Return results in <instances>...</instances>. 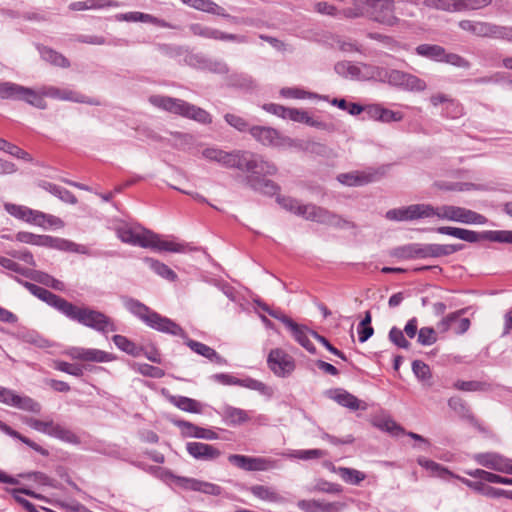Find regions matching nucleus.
<instances>
[{"label":"nucleus","instance_id":"f257e3e1","mask_svg":"<svg viewBox=\"0 0 512 512\" xmlns=\"http://www.w3.org/2000/svg\"><path fill=\"white\" fill-rule=\"evenodd\" d=\"M201 155L207 161L216 162L224 168L245 173L244 184L256 192L273 196L280 189L274 181L267 178L277 173V166L258 153L240 149L225 151L210 146L204 148Z\"/></svg>","mask_w":512,"mask_h":512},{"label":"nucleus","instance_id":"f03ea898","mask_svg":"<svg viewBox=\"0 0 512 512\" xmlns=\"http://www.w3.org/2000/svg\"><path fill=\"white\" fill-rule=\"evenodd\" d=\"M116 233L122 242L133 246L178 253H183L187 250V245L163 240L160 235L142 226L124 224L117 227Z\"/></svg>","mask_w":512,"mask_h":512},{"label":"nucleus","instance_id":"7ed1b4c3","mask_svg":"<svg viewBox=\"0 0 512 512\" xmlns=\"http://www.w3.org/2000/svg\"><path fill=\"white\" fill-rule=\"evenodd\" d=\"M125 308L141 319L147 326L159 332L187 338L186 332L176 322L151 310L148 306L133 298H124Z\"/></svg>","mask_w":512,"mask_h":512},{"label":"nucleus","instance_id":"20e7f679","mask_svg":"<svg viewBox=\"0 0 512 512\" xmlns=\"http://www.w3.org/2000/svg\"><path fill=\"white\" fill-rule=\"evenodd\" d=\"M67 318L101 334L117 331L114 320L105 313L85 305L68 302L63 313Z\"/></svg>","mask_w":512,"mask_h":512},{"label":"nucleus","instance_id":"39448f33","mask_svg":"<svg viewBox=\"0 0 512 512\" xmlns=\"http://www.w3.org/2000/svg\"><path fill=\"white\" fill-rule=\"evenodd\" d=\"M149 102L159 109L192 119L201 124H210L212 122V117L206 110L182 99L163 95H152L149 97Z\"/></svg>","mask_w":512,"mask_h":512},{"label":"nucleus","instance_id":"423d86ee","mask_svg":"<svg viewBox=\"0 0 512 512\" xmlns=\"http://www.w3.org/2000/svg\"><path fill=\"white\" fill-rule=\"evenodd\" d=\"M436 231L439 234L452 236L468 243L488 240L491 242L512 244V230H488L476 232L459 227L440 226Z\"/></svg>","mask_w":512,"mask_h":512},{"label":"nucleus","instance_id":"0eeeda50","mask_svg":"<svg viewBox=\"0 0 512 512\" xmlns=\"http://www.w3.org/2000/svg\"><path fill=\"white\" fill-rule=\"evenodd\" d=\"M4 209L11 216L31 225L42 227L44 229L49 227L62 228L64 226V222L60 218L51 214H46L44 212L31 209L24 205L5 203Z\"/></svg>","mask_w":512,"mask_h":512},{"label":"nucleus","instance_id":"6e6552de","mask_svg":"<svg viewBox=\"0 0 512 512\" xmlns=\"http://www.w3.org/2000/svg\"><path fill=\"white\" fill-rule=\"evenodd\" d=\"M464 244L412 243L402 248L408 258H439L464 249Z\"/></svg>","mask_w":512,"mask_h":512},{"label":"nucleus","instance_id":"1a4fd4ad","mask_svg":"<svg viewBox=\"0 0 512 512\" xmlns=\"http://www.w3.org/2000/svg\"><path fill=\"white\" fill-rule=\"evenodd\" d=\"M15 239L21 243L31 244L40 247H48L62 251L83 253L84 247L66 239L49 235H37L27 231H20Z\"/></svg>","mask_w":512,"mask_h":512},{"label":"nucleus","instance_id":"9d476101","mask_svg":"<svg viewBox=\"0 0 512 512\" xmlns=\"http://www.w3.org/2000/svg\"><path fill=\"white\" fill-rule=\"evenodd\" d=\"M437 214L438 206L417 203L390 209L386 212L385 217L390 221L408 222L437 217Z\"/></svg>","mask_w":512,"mask_h":512},{"label":"nucleus","instance_id":"9b49d317","mask_svg":"<svg viewBox=\"0 0 512 512\" xmlns=\"http://www.w3.org/2000/svg\"><path fill=\"white\" fill-rule=\"evenodd\" d=\"M23 422L30 428L48 436L57 438L63 442L80 444V439L74 432L58 423H55L53 420L43 421L32 417H25Z\"/></svg>","mask_w":512,"mask_h":512},{"label":"nucleus","instance_id":"f8f14e48","mask_svg":"<svg viewBox=\"0 0 512 512\" xmlns=\"http://www.w3.org/2000/svg\"><path fill=\"white\" fill-rule=\"evenodd\" d=\"M437 218L467 225H484L488 222L484 215L455 205L438 206Z\"/></svg>","mask_w":512,"mask_h":512},{"label":"nucleus","instance_id":"ddd939ff","mask_svg":"<svg viewBox=\"0 0 512 512\" xmlns=\"http://www.w3.org/2000/svg\"><path fill=\"white\" fill-rule=\"evenodd\" d=\"M366 6L369 17L382 25L394 26L399 19L395 15L394 0H355Z\"/></svg>","mask_w":512,"mask_h":512},{"label":"nucleus","instance_id":"4468645a","mask_svg":"<svg viewBox=\"0 0 512 512\" xmlns=\"http://www.w3.org/2000/svg\"><path fill=\"white\" fill-rule=\"evenodd\" d=\"M303 218L338 229H350L355 227L354 223L315 204L305 205Z\"/></svg>","mask_w":512,"mask_h":512},{"label":"nucleus","instance_id":"2eb2a0df","mask_svg":"<svg viewBox=\"0 0 512 512\" xmlns=\"http://www.w3.org/2000/svg\"><path fill=\"white\" fill-rule=\"evenodd\" d=\"M250 135L260 144L267 147H292L294 140L282 135L278 130L268 126H252Z\"/></svg>","mask_w":512,"mask_h":512},{"label":"nucleus","instance_id":"dca6fc26","mask_svg":"<svg viewBox=\"0 0 512 512\" xmlns=\"http://www.w3.org/2000/svg\"><path fill=\"white\" fill-rule=\"evenodd\" d=\"M0 403L34 414H39L42 410L41 404L30 396L17 394L14 390L2 386Z\"/></svg>","mask_w":512,"mask_h":512},{"label":"nucleus","instance_id":"f3484780","mask_svg":"<svg viewBox=\"0 0 512 512\" xmlns=\"http://www.w3.org/2000/svg\"><path fill=\"white\" fill-rule=\"evenodd\" d=\"M385 174L384 168H368L362 171H351L337 176L338 181L347 186H364L380 180Z\"/></svg>","mask_w":512,"mask_h":512},{"label":"nucleus","instance_id":"a211bd4d","mask_svg":"<svg viewBox=\"0 0 512 512\" xmlns=\"http://www.w3.org/2000/svg\"><path fill=\"white\" fill-rule=\"evenodd\" d=\"M42 94L46 97L70 101L75 103H85L89 105L99 106L101 105V101L97 98H90L78 91H74L71 89H60L55 86H43Z\"/></svg>","mask_w":512,"mask_h":512},{"label":"nucleus","instance_id":"6ab92c4d","mask_svg":"<svg viewBox=\"0 0 512 512\" xmlns=\"http://www.w3.org/2000/svg\"><path fill=\"white\" fill-rule=\"evenodd\" d=\"M267 363L273 373L279 377H286L295 369L293 357L279 348L270 351Z\"/></svg>","mask_w":512,"mask_h":512},{"label":"nucleus","instance_id":"aec40b11","mask_svg":"<svg viewBox=\"0 0 512 512\" xmlns=\"http://www.w3.org/2000/svg\"><path fill=\"white\" fill-rule=\"evenodd\" d=\"M190 32L199 37L214 39L220 41H231L236 43H247L248 38L245 35L226 33L221 30L204 26L199 23H193L189 26Z\"/></svg>","mask_w":512,"mask_h":512},{"label":"nucleus","instance_id":"412c9836","mask_svg":"<svg viewBox=\"0 0 512 512\" xmlns=\"http://www.w3.org/2000/svg\"><path fill=\"white\" fill-rule=\"evenodd\" d=\"M15 279L21 285H23L32 295H34L38 299L44 301L51 307H54L55 309L60 311L62 314L64 313L69 301H67L66 299H64V298L50 292L49 290H47L43 287H40L34 283L20 280L17 277H15Z\"/></svg>","mask_w":512,"mask_h":512},{"label":"nucleus","instance_id":"4be33fe9","mask_svg":"<svg viewBox=\"0 0 512 512\" xmlns=\"http://www.w3.org/2000/svg\"><path fill=\"white\" fill-rule=\"evenodd\" d=\"M474 461L483 467L501 473L512 474V459L506 458L495 452L477 453L473 456Z\"/></svg>","mask_w":512,"mask_h":512},{"label":"nucleus","instance_id":"5701e85b","mask_svg":"<svg viewBox=\"0 0 512 512\" xmlns=\"http://www.w3.org/2000/svg\"><path fill=\"white\" fill-rule=\"evenodd\" d=\"M173 480L178 486L185 490L201 492L207 495L219 496L223 490L222 487L217 484L195 478L174 476Z\"/></svg>","mask_w":512,"mask_h":512},{"label":"nucleus","instance_id":"b1692460","mask_svg":"<svg viewBox=\"0 0 512 512\" xmlns=\"http://www.w3.org/2000/svg\"><path fill=\"white\" fill-rule=\"evenodd\" d=\"M231 464L245 471H265L272 467L274 460L263 457H251L240 454H232L228 457Z\"/></svg>","mask_w":512,"mask_h":512},{"label":"nucleus","instance_id":"393cba45","mask_svg":"<svg viewBox=\"0 0 512 512\" xmlns=\"http://www.w3.org/2000/svg\"><path fill=\"white\" fill-rule=\"evenodd\" d=\"M68 355L75 360L105 363L115 359L113 354L95 348L73 347L68 351Z\"/></svg>","mask_w":512,"mask_h":512},{"label":"nucleus","instance_id":"a878e982","mask_svg":"<svg viewBox=\"0 0 512 512\" xmlns=\"http://www.w3.org/2000/svg\"><path fill=\"white\" fill-rule=\"evenodd\" d=\"M186 450L194 459L202 461H212L221 455L218 448L202 442H188Z\"/></svg>","mask_w":512,"mask_h":512},{"label":"nucleus","instance_id":"bb28decb","mask_svg":"<svg viewBox=\"0 0 512 512\" xmlns=\"http://www.w3.org/2000/svg\"><path fill=\"white\" fill-rule=\"evenodd\" d=\"M284 321L285 326L290 329L294 339L309 353L315 354L316 348L309 340V335L314 331L308 329L306 326L295 323L291 318H285Z\"/></svg>","mask_w":512,"mask_h":512},{"label":"nucleus","instance_id":"cd10ccee","mask_svg":"<svg viewBox=\"0 0 512 512\" xmlns=\"http://www.w3.org/2000/svg\"><path fill=\"white\" fill-rule=\"evenodd\" d=\"M458 25L462 30L470 32L475 36L495 38L496 24L483 21L462 20Z\"/></svg>","mask_w":512,"mask_h":512},{"label":"nucleus","instance_id":"c85d7f7f","mask_svg":"<svg viewBox=\"0 0 512 512\" xmlns=\"http://www.w3.org/2000/svg\"><path fill=\"white\" fill-rule=\"evenodd\" d=\"M457 479H459L463 484H465L469 488L473 489L474 491H476L484 496H487L490 498H499V497L512 498V491L494 488L492 486L486 485L482 481H471L467 478H462L459 476H457Z\"/></svg>","mask_w":512,"mask_h":512},{"label":"nucleus","instance_id":"c756f323","mask_svg":"<svg viewBox=\"0 0 512 512\" xmlns=\"http://www.w3.org/2000/svg\"><path fill=\"white\" fill-rule=\"evenodd\" d=\"M176 425L182 430V434L186 437H194L205 440H215L218 439V434L207 428L199 427L188 421H177Z\"/></svg>","mask_w":512,"mask_h":512},{"label":"nucleus","instance_id":"7c9ffc66","mask_svg":"<svg viewBox=\"0 0 512 512\" xmlns=\"http://www.w3.org/2000/svg\"><path fill=\"white\" fill-rule=\"evenodd\" d=\"M186 345L195 353L209 359L210 361L218 364V365H226L227 361L222 356H220L213 348L208 345L188 339L186 341Z\"/></svg>","mask_w":512,"mask_h":512},{"label":"nucleus","instance_id":"2f4dec72","mask_svg":"<svg viewBox=\"0 0 512 512\" xmlns=\"http://www.w3.org/2000/svg\"><path fill=\"white\" fill-rule=\"evenodd\" d=\"M168 401L182 411L195 414L202 413L203 406L195 399L186 396L170 395Z\"/></svg>","mask_w":512,"mask_h":512},{"label":"nucleus","instance_id":"473e14b6","mask_svg":"<svg viewBox=\"0 0 512 512\" xmlns=\"http://www.w3.org/2000/svg\"><path fill=\"white\" fill-rule=\"evenodd\" d=\"M220 414L228 425L233 426L245 423L250 419L248 413L245 410L229 405L224 406Z\"/></svg>","mask_w":512,"mask_h":512},{"label":"nucleus","instance_id":"72a5a7b5","mask_svg":"<svg viewBox=\"0 0 512 512\" xmlns=\"http://www.w3.org/2000/svg\"><path fill=\"white\" fill-rule=\"evenodd\" d=\"M74 41L84 44H90V45H113V46H120V45H126L127 41L124 39L119 38H113L110 40H107L105 37L101 35H76L74 36Z\"/></svg>","mask_w":512,"mask_h":512},{"label":"nucleus","instance_id":"f704fd0d","mask_svg":"<svg viewBox=\"0 0 512 512\" xmlns=\"http://www.w3.org/2000/svg\"><path fill=\"white\" fill-rule=\"evenodd\" d=\"M44 97L46 96L42 94V88L39 91H35L32 88L24 86L19 101H24L33 107L43 110L47 108Z\"/></svg>","mask_w":512,"mask_h":512},{"label":"nucleus","instance_id":"c9c22d12","mask_svg":"<svg viewBox=\"0 0 512 512\" xmlns=\"http://www.w3.org/2000/svg\"><path fill=\"white\" fill-rule=\"evenodd\" d=\"M191 7L201 10L207 13L220 15L226 18L231 19L234 23H238L237 19L235 17L230 16L229 14L225 13V10L223 7L219 6L217 3L213 2L212 0H192Z\"/></svg>","mask_w":512,"mask_h":512},{"label":"nucleus","instance_id":"e433bc0d","mask_svg":"<svg viewBox=\"0 0 512 512\" xmlns=\"http://www.w3.org/2000/svg\"><path fill=\"white\" fill-rule=\"evenodd\" d=\"M417 463L423 467L425 470L430 472L431 476H436L442 479L447 478L448 476L456 477L452 472H450L446 467L443 465L433 461L429 460L425 457H419L417 459Z\"/></svg>","mask_w":512,"mask_h":512},{"label":"nucleus","instance_id":"4c0bfd02","mask_svg":"<svg viewBox=\"0 0 512 512\" xmlns=\"http://www.w3.org/2000/svg\"><path fill=\"white\" fill-rule=\"evenodd\" d=\"M415 50L419 56L436 62H442L445 56V48L436 44H421Z\"/></svg>","mask_w":512,"mask_h":512},{"label":"nucleus","instance_id":"58836bf2","mask_svg":"<svg viewBox=\"0 0 512 512\" xmlns=\"http://www.w3.org/2000/svg\"><path fill=\"white\" fill-rule=\"evenodd\" d=\"M332 399H334L339 405L349 408L350 410L355 411L360 408H365L364 406H361L360 400L356 396L342 389L335 390Z\"/></svg>","mask_w":512,"mask_h":512},{"label":"nucleus","instance_id":"ea45409f","mask_svg":"<svg viewBox=\"0 0 512 512\" xmlns=\"http://www.w3.org/2000/svg\"><path fill=\"white\" fill-rule=\"evenodd\" d=\"M39 53L43 60L46 62H49L52 65L61 67V68H68L70 67L69 60L62 55L61 53L49 48V47H39Z\"/></svg>","mask_w":512,"mask_h":512},{"label":"nucleus","instance_id":"a19ab883","mask_svg":"<svg viewBox=\"0 0 512 512\" xmlns=\"http://www.w3.org/2000/svg\"><path fill=\"white\" fill-rule=\"evenodd\" d=\"M113 343L116 345L118 349L131 355L133 357H138L143 354V348L136 345L130 339L123 335H114L112 337Z\"/></svg>","mask_w":512,"mask_h":512},{"label":"nucleus","instance_id":"79ce46f5","mask_svg":"<svg viewBox=\"0 0 512 512\" xmlns=\"http://www.w3.org/2000/svg\"><path fill=\"white\" fill-rule=\"evenodd\" d=\"M467 475L478 478L482 481H486L489 483H498L504 485H512V478L502 477L500 475L494 474L492 472H488L483 469H475L466 472Z\"/></svg>","mask_w":512,"mask_h":512},{"label":"nucleus","instance_id":"37998d69","mask_svg":"<svg viewBox=\"0 0 512 512\" xmlns=\"http://www.w3.org/2000/svg\"><path fill=\"white\" fill-rule=\"evenodd\" d=\"M41 187L48 191L49 193L53 194L54 196L58 197L63 202L69 203V204H76L77 198L74 194H72L69 190L58 186L56 184L46 182L44 181L41 184Z\"/></svg>","mask_w":512,"mask_h":512},{"label":"nucleus","instance_id":"c03bdc74","mask_svg":"<svg viewBox=\"0 0 512 512\" xmlns=\"http://www.w3.org/2000/svg\"><path fill=\"white\" fill-rule=\"evenodd\" d=\"M249 491L258 499L268 502H281L283 498L271 487L264 485H254L249 488Z\"/></svg>","mask_w":512,"mask_h":512},{"label":"nucleus","instance_id":"a18cd8bd","mask_svg":"<svg viewBox=\"0 0 512 512\" xmlns=\"http://www.w3.org/2000/svg\"><path fill=\"white\" fill-rule=\"evenodd\" d=\"M23 87L14 82L0 81V99L19 101Z\"/></svg>","mask_w":512,"mask_h":512},{"label":"nucleus","instance_id":"49530a36","mask_svg":"<svg viewBox=\"0 0 512 512\" xmlns=\"http://www.w3.org/2000/svg\"><path fill=\"white\" fill-rule=\"evenodd\" d=\"M335 472L350 485H359L366 478L365 473L354 468L338 467Z\"/></svg>","mask_w":512,"mask_h":512},{"label":"nucleus","instance_id":"de8ad7c7","mask_svg":"<svg viewBox=\"0 0 512 512\" xmlns=\"http://www.w3.org/2000/svg\"><path fill=\"white\" fill-rule=\"evenodd\" d=\"M381 73H382L381 80H380L381 82L388 83V84L398 87V88L402 87L405 77H406V74H407L404 71H400V70H396V69H386V68H384L383 72H381Z\"/></svg>","mask_w":512,"mask_h":512},{"label":"nucleus","instance_id":"09e8293b","mask_svg":"<svg viewBox=\"0 0 512 512\" xmlns=\"http://www.w3.org/2000/svg\"><path fill=\"white\" fill-rule=\"evenodd\" d=\"M357 67L359 69V73L356 76V79H358V80L375 79V80H379V81L381 80L382 73H380V72H383V69H384L383 67L372 66V65L364 64V63L357 65Z\"/></svg>","mask_w":512,"mask_h":512},{"label":"nucleus","instance_id":"8fccbe9b","mask_svg":"<svg viewBox=\"0 0 512 512\" xmlns=\"http://www.w3.org/2000/svg\"><path fill=\"white\" fill-rule=\"evenodd\" d=\"M19 338L28 344H32L39 348H46L50 346L47 339L42 337L38 332L34 330H25L19 333Z\"/></svg>","mask_w":512,"mask_h":512},{"label":"nucleus","instance_id":"3c124183","mask_svg":"<svg viewBox=\"0 0 512 512\" xmlns=\"http://www.w3.org/2000/svg\"><path fill=\"white\" fill-rule=\"evenodd\" d=\"M453 387L457 390L465 392L487 391L490 389V385L488 383L475 380H457L454 382Z\"/></svg>","mask_w":512,"mask_h":512},{"label":"nucleus","instance_id":"603ef678","mask_svg":"<svg viewBox=\"0 0 512 512\" xmlns=\"http://www.w3.org/2000/svg\"><path fill=\"white\" fill-rule=\"evenodd\" d=\"M412 371L418 380L424 384L431 385V370L430 367L421 360H414L412 362Z\"/></svg>","mask_w":512,"mask_h":512},{"label":"nucleus","instance_id":"864d4df0","mask_svg":"<svg viewBox=\"0 0 512 512\" xmlns=\"http://www.w3.org/2000/svg\"><path fill=\"white\" fill-rule=\"evenodd\" d=\"M132 368L141 375L151 378L159 379L165 375V371L163 369L147 363H133Z\"/></svg>","mask_w":512,"mask_h":512},{"label":"nucleus","instance_id":"5fc2aeb1","mask_svg":"<svg viewBox=\"0 0 512 512\" xmlns=\"http://www.w3.org/2000/svg\"><path fill=\"white\" fill-rule=\"evenodd\" d=\"M427 88L426 82L416 75L407 73L401 89L410 92H422Z\"/></svg>","mask_w":512,"mask_h":512},{"label":"nucleus","instance_id":"6e6d98bb","mask_svg":"<svg viewBox=\"0 0 512 512\" xmlns=\"http://www.w3.org/2000/svg\"><path fill=\"white\" fill-rule=\"evenodd\" d=\"M374 425L379 429L386 431L394 436L405 433V430L391 418H380L375 420Z\"/></svg>","mask_w":512,"mask_h":512},{"label":"nucleus","instance_id":"4d7b16f0","mask_svg":"<svg viewBox=\"0 0 512 512\" xmlns=\"http://www.w3.org/2000/svg\"><path fill=\"white\" fill-rule=\"evenodd\" d=\"M146 262L149 263L151 269L157 273L159 276L168 279V280H174L176 279L177 275L176 273L169 268L166 264L159 262L157 260H154L152 258H147Z\"/></svg>","mask_w":512,"mask_h":512},{"label":"nucleus","instance_id":"13d9d810","mask_svg":"<svg viewBox=\"0 0 512 512\" xmlns=\"http://www.w3.org/2000/svg\"><path fill=\"white\" fill-rule=\"evenodd\" d=\"M427 6L448 12H460L459 0H426Z\"/></svg>","mask_w":512,"mask_h":512},{"label":"nucleus","instance_id":"bf43d9fd","mask_svg":"<svg viewBox=\"0 0 512 512\" xmlns=\"http://www.w3.org/2000/svg\"><path fill=\"white\" fill-rule=\"evenodd\" d=\"M464 115V107L463 105L452 99L444 106L442 110V116L450 119H458Z\"/></svg>","mask_w":512,"mask_h":512},{"label":"nucleus","instance_id":"052dcab7","mask_svg":"<svg viewBox=\"0 0 512 512\" xmlns=\"http://www.w3.org/2000/svg\"><path fill=\"white\" fill-rule=\"evenodd\" d=\"M277 202L285 210L303 217L305 205L300 204L296 199L291 197H278Z\"/></svg>","mask_w":512,"mask_h":512},{"label":"nucleus","instance_id":"680f3d73","mask_svg":"<svg viewBox=\"0 0 512 512\" xmlns=\"http://www.w3.org/2000/svg\"><path fill=\"white\" fill-rule=\"evenodd\" d=\"M54 368L58 371L67 373L75 377H81L84 374V366L79 364H72L65 361L55 362Z\"/></svg>","mask_w":512,"mask_h":512},{"label":"nucleus","instance_id":"e2e57ef3","mask_svg":"<svg viewBox=\"0 0 512 512\" xmlns=\"http://www.w3.org/2000/svg\"><path fill=\"white\" fill-rule=\"evenodd\" d=\"M0 144L2 145L1 146V151H4L16 158H19V159H23V160H26V161H31L32 160V157L29 153H27L26 151H24L23 149L19 148L18 146H16L15 144H12L10 142H8L7 140L4 139L3 142H0Z\"/></svg>","mask_w":512,"mask_h":512},{"label":"nucleus","instance_id":"0e129e2a","mask_svg":"<svg viewBox=\"0 0 512 512\" xmlns=\"http://www.w3.org/2000/svg\"><path fill=\"white\" fill-rule=\"evenodd\" d=\"M335 72L343 77H350L352 79H356V76L359 73V69L357 65L352 64L349 61L338 62L335 67Z\"/></svg>","mask_w":512,"mask_h":512},{"label":"nucleus","instance_id":"69168bd1","mask_svg":"<svg viewBox=\"0 0 512 512\" xmlns=\"http://www.w3.org/2000/svg\"><path fill=\"white\" fill-rule=\"evenodd\" d=\"M448 406L461 417H470L471 411L467 403L460 397L454 396L448 400Z\"/></svg>","mask_w":512,"mask_h":512},{"label":"nucleus","instance_id":"338daca9","mask_svg":"<svg viewBox=\"0 0 512 512\" xmlns=\"http://www.w3.org/2000/svg\"><path fill=\"white\" fill-rule=\"evenodd\" d=\"M311 491L323 492L328 494H339L342 487L337 483H332L323 479L317 480Z\"/></svg>","mask_w":512,"mask_h":512},{"label":"nucleus","instance_id":"774afa93","mask_svg":"<svg viewBox=\"0 0 512 512\" xmlns=\"http://www.w3.org/2000/svg\"><path fill=\"white\" fill-rule=\"evenodd\" d=\"M224 119L230 126L239 132H249V129L252 127L244 118L232 113L225 114Z\"/></svg>","mask_w":512,"mask_h":512}]
</instances>
